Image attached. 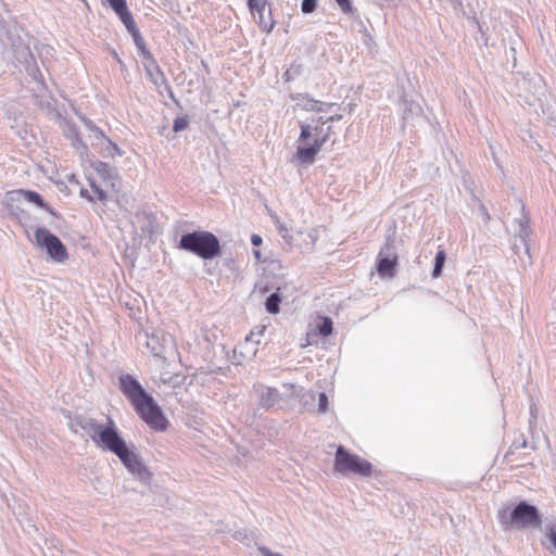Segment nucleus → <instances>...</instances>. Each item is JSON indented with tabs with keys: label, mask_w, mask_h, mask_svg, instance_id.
I'll return each mask as SVG.
<instances>
[{
	"label": "nucleus",
	"mask_w": 556,
	"mask_h": 556,
	"mask_svg": "<svg viewBox=\"0 0 556 556\" xmlns=\"http://www.w3.org/2000/svg\"><path fill=\"white\" fill-rule=\"evenodd\" d=\"M497 518L504 528H530L541 527L542 519L539 509L522 501L513 509L509 506H504L497 511Z\"/></svg>",
	"instance_id": "obj_6"
},
{
	"label": "nucleus",
	"mask_w": 556,
	"mask_h": 556,
	"mask_svg": "<svg viewBox=\"0 0 556 556\" xmlns=\"http://www.w3.org/2000/svg\"><path fill=\"white\" fill-rule=\"evenodd\" d=\"M104 450L113 453L125 468L136 476L142 483H150L152 473L144 465L141 457L134 451V447H129L127 445L119 431H117L113 439L110 440Z\"/></svg>",
	"instance_id": "obj_3"
},
{
	"label": "nucleus",
	"mask_w": 556,
	"mask_h": 556,
	"mask_svg": "<svg viewBox=\"0 0 556 556\" xmlns=\"http://www.w3.org/2000/svg\"><path fill=\"white\" fill-rule=\"evenodd\" d=\"M332 130V127L329 125L327 128L324 127V132H328V138L330 137V132Z\"/></svg>",
	"instance_id": "obj_42"
},
{
	"label": "nucleus",
	"mask_w": 556,
	"mask_h": 556,
	"mask_svg": "<svg viewBox=\"0 0 556 556\" xmlns=\"http://www.w3.org/2000/svg\"><path fill=\"white\" fill-rule=\"evenodd\" d=\"M328 397L326 393L321 392L318 394V412L324 414L328 409Z\"/></svg>",
	"instance_id": "obj_28"
},
{
	"label": "nucleus",
	"mask_w": 556,
	"mask_h": 556,
	"mask_svg": "<svg viewBox=\"0 0 556 556\" xmlns=\"http://www.w3.org/2000/svg\"><path fill=\"white\" fill-rule=\"evenodd\" d=\"M280 393L276 388L263 387L258 397V405L262 408L269 409L280 401Z\"/></svg>",
	"instance_id": "obj_14"
},
{
	"label": "nucleus",
	"mask_w": 556,
	"mask_h": 556,
	"mask_svg": "<svg viewBox=\"0 0 556 556\" xmlns=\"http://www.w3.org/2000/svg\"><path fill=\"white\" fill-rule=\"evenodd\" d=\"M121 21L123 22V24L125 25V27L127 28V30L130 33L135 29H137V25H136V22L131 15V13L128 11L127 7L119 11V13H116Z\"/></svg>",
	"instance_id": "obj_22"
},
{
	"label": "nucleus",
	"mask_w": 556,
	"mask_h": 556,
	"mask_svg": "<svg viewBox=\"0 0 556 556\" xmlns=\"http://www.w3.org/2000/svg\"><path fill=\"white\" fill-rule=\"evenodd\" d=\"M340 119H342V115H340V114H334V115H331L329 117H324L325 124L332 123L334 121H340Z\"/></svg>",
	"instance_id": "obj_37"
},
{
	"label": "nucleus",
	"mask_w": 556,
	"mask_h": 556,
	"mask_svg": "<svg viewBox=\"0 0 556 556\" xmlns=\"http://www.w3.org/2000/svg\"><path fill=\"white\" fill-rule=\"evenodd\" d=\"M111 8L114 10L115 13H119V11L124 10L127 4L126 0H108Z\"/></svg>",
	"instance_id": "obj_29"
},
{
	"label": "nucleus",
	"mask_w": 556,
	"mask_h": 556,
	"mask_svg": "<svg viewBox=\"0 0 556 556\" xmlns=\"http://www.w3.org/2000/svg\"><path fill=\"white\" fill-rule=\"evenodd\" d=\"M130 35H131L134 42L138 49V54L142 60V65L147 66L148 70H151L152 67L156 68V61L153 58V55L150 53V51L148 50L144 39L141 36L139 29L137 28V29L130 31Z\"/></svg>",
	"instance_id": "obj_13"
},
{
	"label": "nucleus",
	"mask_w": 556,
	"mask_h": 556,
	"mask_svg": "<svg viewBox=\"0 0 556 556\" xmlns=\"http://www.w3.org/2000/svg\"><path fill=\"white\" fill-rule=\"evenodd\" d=\"M279 232H280V235H281L283 238H286L287 232H288V229H287L285 226H280V227H279Z\"/></svg>",
	"instance_id": "obj_40"
},
{
	"label": "nucleus",
	"mask_w": 556,
	"mask_h": 556,
	"mask_svg": "<svg viewBox=\"0 0 556 556\" xmlns=\"http://www.w3.org/2000/svg\"><path fill=\"white\" fill-rule=\"evenodd\" d=\"M188 126H189V118L187 116H180L174 121L173 130L175 132H179V131H182L186 128H188Z\"/></svg>",
	"instance_id": "obj_26"
},
{
	"label": "nucleus",
	"mask_w": 556,
	"mask_h": 556,
	"mask_svg": "<svg viewBox=\"0 0 556 556\" xmlns=\"http://www.w3.org/2000/svg\"><path fill=\"white\" fill-rule=\"evenodd\" d=\"M143 67L146 70V72H147V75L150 77V79L152 80V83L155 86L160 87L162 85H166V87L168 89H170L169 86L166 83V78H165L164 73L162 72V70L160 68V66L157 64H156V68L152 67L151 70H148L147 66H143Z\"/></svg>",
	"instance_id": "obj_19"
},
{
	"label": "nucleus",
	"mask_w": 556,
	"mask_h": 556,
	"mask_svg": "<svg viewBox=\"0 0 556 556\" xmlns=\"http://www.w3.org/2000/svg\"><path fill=\"white\" fill-rule=\"evenodd\" d=\"M280 303V295L277 292L271 293L265 301V308L269 314H277L279 312Z\"/></svg>",
	"instance_id": "obj_20"
},
{
	"label": "nucleus",
	"mask_w": 556,
	"mask_h": 556,
	"mask_svg": "<svg viewBox=\"0 0 556 556\" xmlns=\"http://www.w3.org/2000/svg\"><path fill=\"white\" fill-rule=\"evenodd\" d=\"M70 429L77 433L79 430L88 435L97 446L102 450L109 444L110 440L118 431L114 420L108 419L106 425L99 424L96 419L87 416H77L70 422Z\"/></svg>",
	"instance_id": "obj_5"
},
{
	"label": "nucleus",
	"mask_w": 556,
	"mask_h": 556,
	"mask_svg": "<svg viewBox=\"0 0 556 556\" xmlns=\"http://www.w3.org/2000/svg\"><path fill=\"white\" fill-rule=\"evenodd\" d=\"M379 257H397L395 241L390 236L379 252Z\"/></svg>",
	"instance_id": "obj_21"
},
{
	"label": "nucleus",
	"mask_w": 556,
	"mask_h": 556,
	"mask_svg": "<svg viewBox=\"0 0 556 556\" xmlns=\"http://www.w3.org/2000/svg\"><path fill=\"white\" fill-rule=\"evenodd\" d=\"M252 337H253V332H251V333H250V336H248V337L245 338V343H247V344H248V343H250V342H252Z\"/></svg>",
	"instance_id": "obj_44"
},
{
	"label": "nucleus",
	"mask_w": 556,
	"mask_h": 556,
	"mask_svg": "<svg viewBox=\"0 0 556 556\" xmlns=\"http://www.w3.org/2000/svg\"><path fill=\"white\" fill-rule=\"evenodd\" d=\"M547 536L549 541L553 543L554 547L556 548V526L555 525H547Z\"/></svg>",
	"instance_id": "obj_32"
},
{
	"label": "nucleus",
	"mask_w": 556,
	"mask_h": 556,
	"mask_svg": "<svg viewBox=\"0 0 556 556\" xmlns=\"http://www.w3.org/2000/svg\"><path fill=\"white\" fill-rule=\"evenodd\" d=\"M253 255H254V257L256 258V261H261V257H262V256H261V252H260V250H254V251H253Z\"/></svg>",
	"instance_id": "obj_41"
},
{
	"label": "nucleus",
	"mask_w": 556,
	"mask_h": 556,
	"mask_svg": "<svg viewBox=\"0 0 556 556\" xmlns=\"http://www.w3.org/2000/svg\"><path fill=\"white\" fill-rule=\"evenodd\" d=\"M332 320L330 317H323L320 324H318V333L327 337L332 332Z\"/></svg>",
	"instance_id": "obj_25"
},
{
	"label": "nucleus",
	"mask_w": 556,
	"mask_h": 556,
	"mask_svg": "<svg viewBox=\"0 0 556 556\" xmlns=\"http://www.w3.org/2000/svg\"><path fill=\"white\" fill-rule=\"evenodd\" d=\"M36 243L45 248L49 256L59 263L67 258V251L62 241L46 228H37L35 231Z\"/></svg>",
	"instance_id": "obj_9"
},
{
	"label": "nucleus",
	"mask_w": 556,
	"mask_h": 556,
	"mask_svg": "<svg viewBox=\"0 0 556 556\" xmlns=\"http://www.w3.org/2000/svg\"><path fill=\"white\" fill-rule=\"evenodd\" d=\"M83 122H84L86 128L93 134V137L96 140L105 139L109 142V144L112 146L114 151L117 152L118 155H122L119 148L114 142H112L109 138H106L104 136V134L102 132V130L100 128H98L92 121L83 118Z\"/></svg>",
	"instance_id": "obj_17"
},
{
	"label": "nucleus",
	"mask_w": 556,
	"mask_h": 556,
	"mask_svg": "<svg viewBox=\"0 0 556 556\" xmlns=\"http://www.w3.org/2000/svg\"><path fill=\"white\" fill-rule=\"evenodd\" d=\"M399 106L404 125L415 126L424 118V111L420 104L413 99H408L406 96L402 97Z\"/></svg>",
	"instance_id": "obj_12"
},
{
	"label": "nucleus",
	"mask_w": 556,
	"mask_h": 556,
	"mask_svg": "<svg viewBox=\"0 0 556 556\" xmlns=\"http://www.w3.org/2000/svg\"><path fill=\"white\" fill-rule=\"evenodd\" d=\"M248 7L260 28L267 34L270 33L275 26V21L267 0H248Z\"/></svg>",
	"instance_id": "obj_11"
},
{
	"label": "nucleus",
	"mask_w": 556,
	"mask_h": 556,
	"mask_svg": "<svg viewBox=\"0 0 556 556\" xmlns=\"http://www.w3.org/2000/svg\"><path fill=\"white\" fill-rule=\"evenodd\" d=\"M517 204L520 208V214L518 217L514 219L513 223V231L515 236V240L519 239L521 245H519L516 241L514 242L513 249L515 250V253L519 256L520 261L522 263H526L525 257L521 255V249L523 250L522 253L525 256H527L528 263H531V256L529 254L530 247H529V239L531 235V227H530V218L528 214L525 211V205L521 201L517 200Z\"/></svg>",
	"instance_id": "obj_8"
},
{
	"label": "nucleus",
	"mask_w": 556,
	"mask_h": 556,
	"mask_svg": "<svg viewBox=\"0 0 556 556\" xmlns=\"http://www.w3.org/2000/svg\"><path fill=\"white\" fill-rule=\"evenodd\" d=\"M146 346L150 352L160 358H166V354L174 349V339L162 329L146 336Z\"/></svg>",
	"instance_id": "obj_10"
},
{
	"label": "nucleus",
	"mask_w": 556,
	"mask_h": 556,
	"mask_svg": "<svg viewBox=\"0 0 556 556\" xmlns=\"http://www.w3.org/2000/svg\"><path fill=\"white\" fill-rule=\"evenodd\" d=\"M477 202L479 203V211H480V214L482 215V217L484 218L485 222H488L490 219V215L486 211V207L484 206L483 203H481L478 199H476Z\"/></svg>",
	"instance_id": "obj_36"
},
{
	"label": "nucleus",
	"mask_w": 556,
	"mask_h": 556,
	"mask_svg": "<svg viewBox=\"0 0 556 556\" xmlns=\"http://www.w3.org/2000/svg\"><path fill=\"white\" fill-rule=\"evenodd\" d=\"M445 260H446V255H445L444 250H440L437 253L435 258H434V267L432 270L433 278H438L441 276Z\"/></svg>",
	"instance_id": "obj_23"
},
{
	"label": "nucleus",
	"mask_w": 556,
	"mask_h": 556,
	"mask_svg": "<svg viewBox=\"0 0 556 556\" xmlns=\"http://www.w3.org/2000/svg\"><path fill=\"white\" fill-rule=\"evenodd\" d=\"M23 202H25V190L17 189L5 193L4 204L11 210L17 208V205Z\"/></svg>",
	"instance_id": "obj_18"
},
{
	"label": "nucleus",
	"mask_w": 556,
	"mask_h": 556,
	"mask_svg": "<svg viewBox=\"0 0 556 556\" xmlns=\"http://www.w3.org/2000/svg\"><path fill=\"white\" fill-rule=\"evenodd\" d=\"M282 387L288 389V390H291V389L294 388V386L292 383H283Z\"/></svg>",
	"instance_id": "obj_43"
},
{
	"label": "nucleus",
	"mask_w": 556,
	"mask_h": 556,
	"mask_svg": "<svg viewBox=\"0 0 556 556\" xmlns=\"http://www.w3.org/2000/svg\"><path fill=\"white\" fill-rule=\"evenodd\" d=\"M121 392L129 401L137 415L153 430L165 431L168 421L155 400L132 376L125 374L119 376Z\"/></svg>",
	"instance_id": "obj_1"
},
{
	"label": "nucleus",
	"mask_w": 556,
	"mask_h": 556,
	"mask_svg": "<svg viewBox=\"0 0 556 556\" xmlns=\"http://www.w3.org/2000/svg\"><path fill=\"white\" fill-rule=\"evenodd\" d=\"M324 116L312 118L311 123H300L301 132L299 142L305 143L296 148L295 157L301 164H312L328 140V132H324Z\"/></svg>",
	"instance_id": "obj_2"
},
{
	"label": "nucleus",
	"mask_w": 556,
	"mask_h": 556,
	"mask_svg": "<svg viewBox=\"0 0 556 556\" xmlns=\"http://www.w3.org/2000/svg\"><path fill=\"white\" fill-rule=\"evenodd\" d=\"M66 138L72 141V146L77 150L87 151V146L80 140L79 132L75 124L66 122L63 127Z\"/></svg>",
	"instance_id": "obj_15"
},
{
	"label": "nucleus",
	"mask_w": 556,
	"mask_h": 556,
	"mask_svg": "<svg viewBox=\"0 0 556 556\" xmlns=\"http://www.w3.org/2000/svg\"><path fill=\"white\" fill-rule=\"evenodd\" d=\"M317 8V0H303L301 10L304 14L313 13Z\"/></svg>",
	"instance_id": "obj_27"
},
{
	"label": "nucleus",
	"mask_w": 556,
	"mask_h": 556,
	"mask_svg": "<svg viewBox=\"0 0 556 556\" xmlns=\"http://www.w3.org/2000/svg\"><path fill=\"white\" fill-rule=\"evenodd\" d=\"M262 238L258 236V235H252L251 237V243L254 245V247H258L262 244Z\"/></svg>",
	"instance_id": "obj_38"
},
{
	"label": "nucleus",
	"mask_w": 556,
	"mask_h": 556,
	"mask_svg": "<svg viewBox=\"0 0 556 556\" xmlns=\"http://www.w3.org/2000/svg\"><path fill=\"white\" fill-rule=\"evenodd\" d=\"M258 551L261 552V554L263 556H283L282 554L280 553H276V552H273L270 551L268 547L266 546H260L258 547Z\"/></svg>",
	"instance_id": "obj_33"
},
{
	"label": "nucleus",
	"mask_w": 556,
	"mask_h": 556,
	"mask_svg": "<svg viewBox=\"0 0 556 556\" xmlns=\"http://www.w3.org/2000/svg\"><path fill=\"white\" fill-rule=\"evenodd\" d=\"M91 188L99 201L104 202L108 199L106 192L103 189L96 186L93 182L91 184Z\"/></svg>",
	"instance_id": "obj_31"
},
{
	"label": "nucleus",
	"mask_w": 556,
	"mask_h": 556,
	"mask_svg": "<svg viewBox=\"0 0 556 556\" xmlns=\"http://www.w3.org/2000/svg\"><path fill=\"white\" fill-rule=\"evenodd\" d=\"M80 195L84 197V198H87L89 201H93V198L88 194L87 190H81L80 191Z\"/></svg>",
	"instance_id": "obj_39"
},
{
	"label": "nucleus",
	"mask_w": 556,
	"mask_h": 556,
	"mask_svg": "<svg viewBox=\"0 0 556 556\" xmlns=\"http://www.w3.org/2000/svg\"><path fill=\"white\" fill-rule=\"evenodd\" d=\"M178 248L193 253L203 260H212L220 253L218 238L214 233L204 230L182 235Z\"/></svg>",
	"instance_id": "obj_4"
},
{
	"label": "nucleus",
	"mask_w": 556,
	"mask_h": 556,
	"mask_svg": "<svg viewBox=\"0 0 556 556\" xmlns=\"http://www.w3.org/2000/svg\"><path fill=\"white\" fill-rule=\"evenodd\" d=\"M341 11L345 14L352 13L354 11L352 3L350 0H336Z\"/></svg>",
	"instance_id": "obj_30"
},
{
	"label": "nucleus",
	"mask_w": 556,
	"mask_h": 556,
	"mask_svg": "<svg viewBox=\"0 0 556 556\" xmlns=\"http://www.w3.org/2000/svg\"><path fill=\"white\" fill-rule=\"evenodd\" d=\"M318 103L319 101H316V100H308L305 104H304V109L306 111H317V106H318Z\"/></svg>",
	"instance_id": "obj_35"
},
{
	"label": "nucleus",
	"mask_w": 556,
	"mask_h": 556,
	"mask_svg": "<svg viewBox=\"0 0 556 556\" xmlns=\"http://www.w3.org/2000/svg\"><path fill=\"white\" fill-rule=\"evenodd\" d=\"M334 469L342 475H358L368 477L371 473V464L356 454L348 452L343 446H339L334 457Z\"/></svg>",
	"instance_id": "obj_7"
},
{
	"label": "nucleus",
	"mask_w": 556,
	"mask_h": 556,
	"mask_svg": "<svg viewBox=\"0 0 556 556\" xmlns=\"http://www.w3.org/2000/svg\"><path fill=\"white\" fill-rule=\"evenodd\" d=\"M333 106H334L333 103H321V102H319L316 112L317 113H325V112H328Z\"/></svg>",
	"instance_id": "obj_34"
},
{
	"label": "nucleus",
	"mask_w": 556,
	"mask_h": 556,
	"mask_svg": "<svg viewBox=\"0 0 556 556\" xmlns=\"http://www.w3.org/2000/svg\"><path fill=\"white\" fill-rule=\"evenodd\" d=\"M397 257H379L377 263V271L382 277H393Z\"/></svg>",
	"instance_id": "obj_16"
},
{
	"label": "nucleus",
	"mask_w": 556,
	"mask_h": 556,
	"mask_svg": "<svg viewBox=\"0 0 556 556\" xmlns=\"http://www.w3.org/2000/svg\"><path fill=\"white\" fill-rule=\"evenodd\" d=\"M25 202L35 203L37 206L46 208L47 211H50V208L45 203L42 197L38 192L25 190Z\"/></svg>",
	"instance_id": "obj_24"
}]
</instances>
